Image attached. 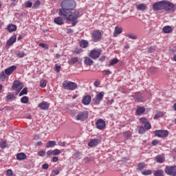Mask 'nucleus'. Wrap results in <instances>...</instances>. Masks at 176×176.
Segmentation results:
<instances>
[{
	"mask_svg": "<svg viewBox=\"0 0 176 176\" xmlns=\"http://www.w3.org/2000/svg\"><path fill=\"white\" fill-rule=\"evenodd\" d=\"M137 9L141 12H145L148 9V6L145 3H140L137 6Z\"/></svg>",
	"mask_w": 176,
	"mask_h": 176,
	"instance_id": "obj_19",
	"label": "nucleus"
},
{
	"mask_svg": "<svg viewBox=\"0 0 176 176\" xmlns=\"http://www.w3.org/2000/svg\"><path fill=\"white\" fill-rule=\"evenodd\" d=\"M58 144L59 145V146H65V142L59 141L58 142Z\"/></svg>",
	"mask_w": 176,
	"mask_h": 176,
	"instance_id": "obj_61",
	"label": "nucleus"
},
{
	"mask_svg": "<svg viewBox=\"0 0 176 176\" xmlns=\"http://www.w3.org/2000/svg\"><path fill=\"white\" fill-rule=\"evenodd\" d=\"M46 155V151L41 150L38 152V155H40L41 157H44V156Z\"/></svg>",
	"mask_w": 176,
	"mask_h": 176,
	"instance_id": "obj_50",
	"label": "nucleus"
},
{
	"mask_svg": "<svg viewBox=\"0 0 176 176\" xmlns=\"http://www.w3.org/2000/svg\"><path fill=\"white\" fill-rule=\"evenodd\" d=\"M163 116H164V113L160 111L154 116V119H159V118H163Z\"/></svg>",
	"mask_w": 176,
	"mask_h": 176,
	"instance_id": "obj_36",
	"label": "nucleus"
},
{
	"mask_svg": "<svg viewBox=\"0 0 176 176\" xmlns=\"http://www.w3.org/2000/svg\"><path fill=\"white\" fill-rule=\"evenodd\" d=\"M89 118V112L87 111H80L76 116V120H80L81 122H85Z\"/></svg>",
	"mask_w": 176,
	"mask_h": 176,
	"instance_id": "obj_4",
	"label": "nucleus"
},
{
	"mask_svg": "<svg viewBox=\"0 0 176 176\" xmlns=\"http://www.w3.org/2000/svg\"><path fill=\"white\" fill-rule=\"evenodd\" d=\"M101 143V140L98 139H93L88 143V146L93 147V146H97L98 144Z\"/></svg>",
	"mask_w": 176,
	"mask_h": 176,
	"instance_id": "obj_17",
	"label": "nucleus"
},
{
	"mask_svg": "<svg viewBox=\"0 0 176 176\" xmlns=\"http://www.w3.org/2000/svg\"><path fill=\"white\" fill-rule=\"evenodd\" d=\"M96 125L98 130H104L105 129V121L100 118L96 121Z\"/></svg>",
	"mask_w": 176,
	"mask_h": 176,
	"instance_id": "obj_13",
	"label": "nucleus"
},
{
	"mask_svg": "<svg viewBox=\"0 0 176 176\" xmlns=\"http://www.w3.org/2000/svg\"><path fill=\"white\" fill-rule=\"evenodd\" d=\"M123 32V29L122 28H119L118 26L115 27V30L113 32V36L116 37L118 36L120 34H122Z\"/></svg>",
	"mask_w": 176,
	"mask_h": 176,
	"instance_id": "obj_20",
	"label": "nucleus"
},
{
	"mask_svg": "<svg viewBox=\"0 0 176 176\" xmlns=\"http://www.w3.org/2000/svg\"><path fill=\"white\" fill-rule=\"evenodd\" d=\"M59 16L68 23H72L73 26H75L78 24V19L80 17V13L78 10H73Z\"/></svg>",
	"mask_w": 176,
	"mask_h": 176,
	"instance_id": "obj_1",
	"label": "nucleus"
},
{
	"mask_svg": "<svg viewBox=\"0 0 176 176\" xmlns=\"http://www.w3.org/2000/svg\"><path fill=\"white\" fill-rule=\"evenodd\" d=\"M84 63L85 65H93V63H94L91 58L89 56H85L84 58Z\"/></svg>",
	"mask_w": 176,
	"mask_h": 176,
	"instance_id": "obj_22",
	"label": "nucleus"
},
{
	"mask_svg": "<svg viewBox=\"0 0 176 176\" xmlns=\"http://www.w3.org/2000/svg\"><path fill=\"white\" fill-rule=\"evenodd\" d=\"M91 159H90V157H86L83 159L84 163H89L91 162Z\"/></svg>",
	"mask_w": 176,
	"mask_h": 176,
	"instance_id": "obj_56",
	"label": "nucleus"
},
{
	"mask_svg": "<svg viewBox=\"0 0 176 176\" xmlns=\"http://www.w3.org/2000/svg\"><path fill=\"white\" fill-rule=\"evenodd\" d=\"M52 155H53V151L50 150L46 153V157H50Z\"/></svg>",
	"mask_w": 176,
	"mask_h": 176,
	"instance_id": "obj_54",
	"label": "nucleus"
},
{
	"mask_svg": "<svg viewBox=\"0 0 176 176\" xmlns=\"http://www.w3.org/2000/svg\"><path fill=\"white\" fill-rule=\"evenodd\" d=\"M145 168V163H140L138 166V170H144Z\"/></svg>",
	"mask_w": 176,
	"mask_h": 176,
	"instance_id": "obj_42",
	"label": "nucleus"
},
{
	"mask_svg": "<svg viewBox=\"0 0 176 176\" xmlns=\"http://www.w3.org/2000/svg\"><path fill=\"white\" fill-rule=\"evenodd\" d=\"M152 127V126H151V123H149V122H146L144 123V129L146 130H149Z\"/></svg>",
	"mask_w": 176,
	"mask_h": 176,
	"instance_id": "obj_46",
	"label": "nucleus"
},
{
	"mask_svg": "<svg viewBox=\"0 0 176 176\" xmlns=\"http://www.w3.org/2000/svg\"><path fill=\"white\" fill-rule=\"evenodd\" d=\"M146 131V129L144 126H140L139 128V133L140 134H144Z\"/></svg>",
	"mask_w": 176,
	"mask_h": 176,
	"instance_id": "obj_48",
	"label": "nucleus"
},
{
	"mask_svg": "<svg viewBox=\"0 0 176 176\" xmlns=\"http://www.w3.org/2000/svg\"><path fill=\"white\" fill-rule=\"evenodd\" d=\"M74 53H76V54H80V53H82V49L80 48H76L74 49Z\"/></svg>",
	"mask_w": 176,
	"mask_h": 176,
	"instance_id": "obj_51",
	"label": "nucleus"
},
{
	"mask_svg": "<svg viewBox=\"0 0 176 176\" xmlns=\"http://www.w3.org/2000/svg\"><path fill=\"white\" fill-rule=\"evenodd\" d=\"M118 63L119 60L118 58H113L109 62L108 67H111V65H115V64H118Z\"/></svg>",
	"mask_w": 176,
	"mask_h": 176,
	"instance_id": "obj_33",
	"label": "nucleus"
},
{
	"mask_svg": "<svg viewBox=\"0 0 176 176\" xmlns=\"http://www.w3.org/2000/svg\"><path fill=\"white\" fill-rule=\"evenodd\" d=\"M155 160L157 163H163V162H164V158L160 155H157L155 157Z\"/></svg>",
	"mask_w": 176,
	"mask_h": 176,
	"instance_id": "obj_35",
	"label": "nucleus"
},
{
	"mask_svg": "<svg viewBox=\"0 0 176 176\" xmlns=\"http://www.w3.org/2000/svg\"><path fill=\"white\" fill-rule=\"evenodd\" d=\"M131 133H130V132L124 133V138H129V137H131Z\"/></svg>",
	"mask_w": 176,
	"mask_h": 176,
	"instance_id": "obj_55",
	"label": "nucleus"
},
{
	"mask_svg": "<svg viewBox=\"0 0 176 176\" xmlns=\"http://www.w3.org/2000/svg\"><path fill=\"white\" fill-rule=\"evenodd\" d=\"M61 8L59 9L58 14H64L71 12L76 8V1L75 0H63L60 3Z\"/></svg>",
	"mask_w": 176,
	"mask_h": 176,
	"instance_id": "obj_2",
	"label": "nucleus"
},
{
	"mask_svg": "<svg viewBox=\"0 0 176 176\" xmlns=\"http://www.w3.org/2000/svg\"><path fill=\"white\" fill-rule=\"evenodd\" d=\"M28 93V89L25 87L19 94V96H24V94H27Z\"/></svg>",
	"mask_w": 176,
	"mask_h": 176,
	"instance_id": "obj_44",
	"label": "nucleus"
},
{
	"mask_svg": "<svg viewBox=\"0 0 176 176\" xmlns=\"http://www.w3.org/2000/svg\"><path fill=\"white\" fill-rule=\"evenodd\" d=\"M159 140H153V142H152V145H159Z\"/></svg>",
	"mask_w": 176,
	"mask_h": 176,
	"instance_id": "obj_62",
	"label": "nucleus"
},
{
	"mask_svg": "<svg viewBox=\"0 0 176 176\" xmlns=\"http://www.w3.org/2000/svg\"><path fill=\"white\" fill-rule=\"evenodd\" d=\"M154 176H164V172L162 170H155Z\"/></svg>",
	"mask_w": 176,
	"mask_h": 176,
	"instance_id": "obj_31",
	"label": "nucleus"
},
{
	"mask_svg": "<svg viewBox=\"0 0 176 176\" xmlns=\"http://www.w3.org/2000/svg\"><path fill=\"white\" fill-rule=\"evenodd\" d=\"M173 31V28L170 25L164 26L162 29V32L164 34H170V32Z\"/></svg>",
	"mask_w": 176,
	"mask_h": 176,
	"instance_id": "obj_24",
	"label": "nucleus"
},
{
	"mask_svg": "<svg viewBox=\"0 0 176 176\" xmlns=\"http://www.w3.org/2000/svg\"><path fill=\"white\" fill-rule=\"evenodd\" d=\"M101 54V52L100 50H93L90 52V53L88 54L89 57H91V58H93V60H97L98 57H100V55Z\"/></svg>",
	"mask_w": 176,
	"mask_h": 176,
	"instance_id": "obj_9",
	"label": "nucleus"
},
{
	"mask_svg": "<svg viewBox=\"0 0 176 176\" xmlns=\"http://www.w3.org/2000/svg\"><path fill=\"white\" fill-rule=\"evenodd\" d=\"M16 41V37L15 35H13L12 36H11L8 41L6 43V47H9L10 46H12V45H13Z\"/></svg>",
	"mask_w": 176,
	"mask_h": 176,
	"instance_id": "obj_16",
	"label": "nucleus"
},
{
	"mask_svg": "<svg viewBox=\"0 0 176 176\" xmlns=\"http://www.w3.org/2000/svg\"><path fill=\"white\" fill-rule=\"evenodd\" d=\"M135 101L136 102H142L144 101V96L140 93H138L134 96Z\"/></svg>",
	"mask_w": 176,
	"mask_h": 176,
	"instance_id": "obj_18",
	"label": "nucleus"
},
{
	"mask_svg": "<svg viewBox=\"0 0 176 176\" xmlns=\"http://www.w3.org/2000/svg\"><path fill=\"white\" fill-rule=\"evenodd\" d=\"M155 137H159L160 138H166L168 136V131L167 130H157L154 131Z\"/></svg>",
	"mask_w": 176,
	"mask_h": 176,
	"instance_id": "obj_5",
	"label": "nucleus"
},
{
	"mask_svg": "<svg viewBox=\"0 0 176 176\" xmlns=\"http://www.w3.org/2000/svg\"><path fill=\"white\" fill-rule=\"evenodd\" d=\"M6 176H12V175H13V170H12V169H8L6 171Z\"/></svg>",
	"mask_w": 176,
	"mask_h": 176,
	"instance_id": "obj_49",
	"label": "nucleus"
},
{
	"mask_svg": "<svg viewBox=\"0 0 176 176\" xmlns=\"http://www.w3.org/2000/svg\"><path fill=\"white\" fill-rule=\"evenodd\" d=\"M47 82L45 80H42L40 82V86L41 87L45 88L46 87V85H47Z\"/></svg>",
	"mask_w": 176,
	"mask_h": 176,
	"instance_id": "obj_43",
	"label": "nucleus"
},
{
	"mask_svg": "<svg viewBox=\"0 0 176 176\" xmlns=\"http://www.w3.org/2000/svg\"><path fill=\"white\" fill-rule=\"evenodd\" d=\"M101 38H102V35L100 31L96 30L93 32L92 40L94 41V42H98V41H101Z\"/></svg>",
	"mask_w": 176,
	"mask_h": 176,
	"instance_id": "obj_12",
	"label": "nucleus"
},
{
	"mask_svg": "<svg viewBox=\"0 0 176 176\" xmlns=\"http://www.w3.org/2000/svg\"><path fill=\"white\" fill-rule=\"evenodd\" d=\"M60 68H61V66H60V65H58V64L55 65L56 72H60Z\"/></svg>",
	"mask_w": 176,
	"mask_h": 176,
	"instance_id": "obj_53",
	"label": "nucleus"
},
{
	"mask_svg": "<svg viewBox=\"0 0 176 176\" xmlns=\"http://www.w3.org/2000/svg\"><path fill=\"white\" fill-rule=\"evenodd\" d=\"M38 46L40 47H43V49H46V50H49V46L47 44H45L43 43H41Z\"/></svg>",
	"mask_w": 176,
	"mask_h": 176,
	"instance_id": "obj_41",
	"label": "nucleus"
},
{
	"mask_svg": "<svg viewBox=\"0 0 176 176\" xmlns=\"http://www.w3.org/2000/svg\"><path fill=\"white\" fill-rule=\"evenodd\" d=\"M112 74V72L109 70H104L103 71V75H111Z\"/></svg>",
	"mask_w": 176,
	"mask_h": 176,
	"instance_id": "obj_58",
	"label": "nucleus"
},
{
	"mask_svg": "<svg viewBox=\"0 0 176 176\" xmlns=\"http://www.w3.org/2000/svg\"><path fill=\"white\" fill-rule=\"evenodd\" d=\"M16 56L17 57H19V58H23V57H24V56H25V52H19L17 53H16Z\"/></svg>",
	"mask_w": 176,
	"mask_h": 176,
	"instance_id": "obj_37",
	"label": "nucleus"
},
{
	"mask_svg": "<svg viewBox=\"0 0 176 176\" xmlns=\"http://www.w3.org/2000/svg\"><path fill=\"white\" fill-rule=\"evenodd\" d=\"M154 50H155V47H150L148 48V53H153Z\"/></svg>",
	"mask_w": 176,
	"mask_h": 176,
	"instance_id": "obj_64",
	"label": "nucleus"
},
{
	"mask_svg": "<svg viewBox=\"0 0 176 176\" xmlns=\"http://www.w3.org/2000/svg\"><path fill=\"white\" fill-rule=\"evenodd\" d=\"M74 157L78 158L80 156V152H76L74 154Z\"/></svg>",
	"mask_w": 176,
	"mask_h": 176,
	"instance_id": "obj_63",
	"label": "nucleus"
},
{
	"mask_svg": "<svg viewBox=\"0 0 176 176\" xmlns=\"http://www.w3.org/2000/svg\"><path fill=\"white\" fill-rule=\"evenodd\" d=\"M42 168L43 170H47V168H49V164H44L42 165Z\"/></svg>",
	"mask_w": 176,
	"mask_h": 176,
	"instance_id": "obj_60",
	"label": "nucleus"
},
{
	"mask_svg": "<svg viewBox=\"0 0 176 176\" xmlns=\"http://www.w3.org/2000/svg\"><path fill=\"white\" fill-rule=\"evenodd\" d=\"M140 123H144V124H145V123H146L148 122V120H146V118H141L140 119Z\"/></svg>",
	"mask_w": 176,
	"mask_h": 176,
	"instance_id": "obj_57",
	"label": "nucleus"
},
{
	"mask_svg": "<svg viewBox=\"0 0 176 176\" xmlns=\"http://www.w3.org/2000/svg\"><path fill=\"white\" fill-rule=\"evenodd\" d=\"M14 95L12 94H9L7 96V100H14Z\"/></svg>",
	"mask_w": 176,
	"mask_h": 176,
	"instance_id": "obj_52",
	"label": "nucleus"
},
{
	"mask_svg": "<svg viewBox=\"0 0 176 176\" xmlns=\"http://www.w3.org/2000/svg\"><path fill=\"white\" fill-rule=\"evenodd\" d=\"M16 159L17 160H24L27 159V155L24 153H19L16 154Z\"/></svg>",
	"mask_w": 176,
	"mask_h": 176,
	"instance_id": "obj_26",
	"label": "nucleus"
},
{
	"mask_svg": "<svg viewBox=\"0 0 176 176\" xmlns=\"http://www.w3.org/2000/svg\"><path fill=\"white\" fill-rule=\"evenodd\" d=\"M165 173L168 175L176 176V166H166L165 168Z\"/></svg>",
	"mask_w": 176,
	"mask_h": 176,
	"instance_id": "obj_10",
	"label": "nucleus"
},
{
	"mask_svg": "<svg viewBox=\"0 0 176 176\" xmlns=\"http://www.w3.org/2000/svg\"><path fill=\"white\" fill-rule=\"evenodd\" d=\"M26 8H31L32 6V2L27 1L25 3Z\"/></svg>",
	"mask_w": 176,
	"mask_h": 176,
	"instance_id": "obj_59",
	"label": "nucleus"
},
{
	"mask_svg": "<svg viewBox=\"0 0 176 176\" xmlns=\"http://www.w3.org/2000/svg\"><path fill=\"white\" fill-rule=\"evenodd\" d=\"M78 61H79V58L72 57L70 60H68V64L69 65H74V64H76Z\"/></svg>",
	"mask_w": 176,
	"mask_h": 176,
	"instance_id": "obj_25",
	"label": "nucleus"
},
{
	"mask_svg": "<svg viewBox=\"0 0 176 176\" xmlns=\"http://www.w3.org/2000/svg\"><path fill=\"white\" fill-rule=\"evenodd\" d=\"M63 86L65 90H75L76 89H78V85L71 81H64Z\"/></svg>",
	"mask_w": 176,
	"mask_h": 176,
	"instance_id": "obj_3",
	"label": "nucleus"
},
{
	"mask_svg": "<svg viewBox=\"0 0 176 176\" xmlns=\"http://www.w3.org/2000/svg\"><path fill=\"white\" fill-rule=\"evenodd\" d=\"M105 94L104 91H101L98 94L96 97L93 99L94 104L95 105H99V104L102 101V98H104V95Z\"/></svg>",
	"mask_w": 176,
	"mask_h": 176,
	"instance_id": "obj_6",
	"label": "nucleus"
},
{
	"mask_svg": "<svg viewBox=\"0 0 176 176\" xmlns=\"http://www.w3.org/2000/svg\"><path fill=\"white\" fill-rule=\"evenodd\" d=\"M6 146H8V144L6 143V142H0V148H1V149H5Z\"/></svg>",
	"mask_w": 176,
	"mask_h": 176,
	"instance_id": "obj_47",
	"label": "nucleus"
},
{
	"mask_svg": "<svg viewBox=\"0 0 176 176\" xmlns=\"http://www.w3.org/2000/svg\"><path fill=\"white\" fill-rule=\"evenodd\" d=\"M175 6L173 3L169 1H164V10L166 12H174Z\"/></svg>",
	"mask_w": 176,
	"mask_h": 176,
	"instance_id": "obj_7",
	"label": "nucleus"
},
{
	"mask_svg": "<svg viewBox=\"0 0 176 176\" xmlns=\"http://www.w3.org/2000/svg\"><path fill=\"white\" fill-rule=\"evenodd\" d=\"M40 109L46 110L49 109V104L46 102H42L38 104Z\"/></svg>",
	"mask_w": 176,
	"mask_h": 176,
	"instance_id": "obj_23",
	"label": "nucleus"
},
{
	"mask_svg": "<svg viewBox=\"0 0 176 176\" xmlns=\"http://www.w3.org/2000/svg\"><path fill=\"white\" fill-rule=\"evenodd\" d=\"M23 87H24V85H23L21 82L16 80L13 82L12 89L13 90H15V91H16L17 93H20Z\"/></svg>",
	"mask_w": 176,
	"mask_h": 176,
	"instance_id": "obj_8",
	"label": "nucleus"
},
{
	"mask_svg": "<svg viewBox=\"0 0 176 176\" xmlns=\"http://www.w3.org/2000/svg\"><path fill=\"white\" fill-rule=\"evenodd\" d=\"M7 30L9 32H13L16 31V30H17V26H16L15 25L11 24L8 26Z\"/></svg>",
	"mask_w": 176,
	"mask_h": 176,
	"instance_id": "obj_27",
	"label": "nucleus"
},
{
	"mask_svg": "<svg viewBox=\"0 0 176 176\" xmlns=\"http://www.w3.org/2000/svg\"><path fill=\"white\" fill-rule=\"evenodd\" d=\"M80 47H82L85 49V48L87 47V46H89V42H87V41H86V40H82L80 42Z\"/></svg>",
	"mask_w": 176,
	"mask_h": 176,
	"instance_id": "obj_29",
	"label": "nucleus"
},
{
	"mask_svg": "<svg viewBox=\"0 0 176 176\" xmlns=\"http://www.w3.org/2000/svg\"><path fill=\"white\" fill-rule=\"evenodd\" d=\"M28 101H29V99H28V97L27 96H23L21 99V102H22V104H27Z\"/></svg>",
	"mask_w": 176,
	"mask_h": 176,
	"instance_id": "obj_38",
	"label": "nucleus"
},
{
	"mask_svg": "<svg viewBox=\"0 0 176 176\" xmlns=\"http://www.w3.org/2000/svg\"><path fill=\"white\" fill-rule=\"evenodd\" d=\"M164 6V1L156 2L153 5V9L155 11L163 10Z\"/></svg>",
	"mask_w": 176,
	"mask_h": 176,
	"instance_id": "obj_11",
	"label": "nucleus"
},
{
	"mask_svg": "<svg viewBox=\"0 0 176 176\" xmlns=\"http://www.w3.org/2000/svg\"><path fill=\"white\" fill-rule=\"evenodd\" d=\"M39 6H41V1H35L33 5L34 9H37V8H39Z\"/></svg>",
	"mask_w": 176,
	"mask_h": 176,
	"instance_id": "obj_45",
	"label": "nucleus"
},
{
	"mask_svg": "<svg viewBox=\"0 0 176 176\" xmlns=\"http://www.w3.org/2000/svg\"><path fill=\"white\" fill-rule=\"evenodd\" d=\"M61 153V151L58 149H55L52 151V155L53 156H57Z\"/></svg>",
	"mask_w": 176,
	"mask_h": 176,
	"instance_id": "obj_40",
	"label": "nucleus"
},
{
	"mask_svg": "<svg viewBox=\"0 0 176 176\" xmlns=\"http://www.w3.org/2000/svg\"><path fill=\"white\" fill-rule=\"evenodd\" d=\"M53 146H56V141H49L46 143V148H53Z\"/></svg>",
	"mask_w": 176,
	"mask_h": 176,
	"instance_id": "obj_30",
	"label": "nucleus"
},
{
	"mask_svg": "<svg viewBox=\"0 0 176 176\" xmlns=\"http://www.w3.org/2000/svg\"><path fill=\"white\" fill-rule=\"evenodd\" d=\"M127 38H129V39H133L134 41H135V39H138V36L137 35L132 34V33H129L126 35Z\"/></svg>",
	"mask_w": 176,
	"mask_h": 176,
	"instance_id": "obj_34",
	"label": "nucleus"
},
{
	"mask_svg": "<svg viewBox=\"0 0 176 176\" xmlns=\"http://www.w3.org/2000/svg\"><path fill=\"white\" fill-rule=\"evenodd\" d=\"M82 102L83 105H89L90 102H91V96L89 95L84 96L82 100Z\"/></svg>",
	"mask_w": 176,
	"mask_h": 176,
	"instance_id": "obj_14",
	"label": "nucleus"
},
{
	"mask_svg": "<svg viewBox=\"0 0 176 176\" xmlns=\"http://www.w3.org/2000/svg\"><path fill=\"white\" fill-rule=\"evenodd\" d=\"M142 175H151L152 174V170H145L142 172Z\"/></svg>",
	"mask_w": 176,
	"mask_h": 176,
	"instance_id": "obj_39",
	"label": "nucleus"
},
{
	"mask_svg": "<svg viewBox=\"0 0 176 176\" xmlns=\"http://www.w3.org/2000/svg\"><path fill=\"white\" fill-rule=\"evenodd\" d=\"M145 112V108L144 107H139L136 110L137 115H142Z\"/></svg>",
	"mask_w": 176,
	"mask_h": 176,
	"instance_id": "obj_28",
	"label": "nucleus"
},
{
	"mask_svg": "<svg viewBox=\"0 0 176 176\" xmlns=\"http://www.w3.org/2000/svg\"><path fill=\"white\" fill-rule=\"evenodd\" d=\"M62 16H58L54 19V21L56 24H57L58 25H63V24H64V21L63 20Z\"/></svg>",
	"mask_w": 176,
	"mask_h": 176,
	"instance_id": "obj_21",
	"label": "nucleus"
},
{
	"mask_svg": "<svg viewBox=\"0 0 176 176\" xmlns=\"http://www.w3.org/2000/svg\"><path fill=\"white\" fill-rule=\"evenodd\" d=\"M0 80L1 82L6 80V74L3 71L0 73Z\"/></svg>",
	"mask_w": 176,
	"mask_h": 176,
	"instance_id": "obj_32",
	"label": "nucleus"
},
{
	"mask_svg": "<svg viewBox=\"0 0 176 176\" xmlns=\"http://www.w3.org/2000/svg\"><path fill=\"white\" fill-rule=\"evenodd\" d=\"M16 68L17 67H16V65H12L7 68L4 72L6 75H8L9 76L10 75H12V74H13V72L15 71Z\"/></svg>",
	"mask_w": 176,
	"mask_h": 176,
	"instance_id": "obj_15",
	"label": "nucleus"
}]
</instances>
